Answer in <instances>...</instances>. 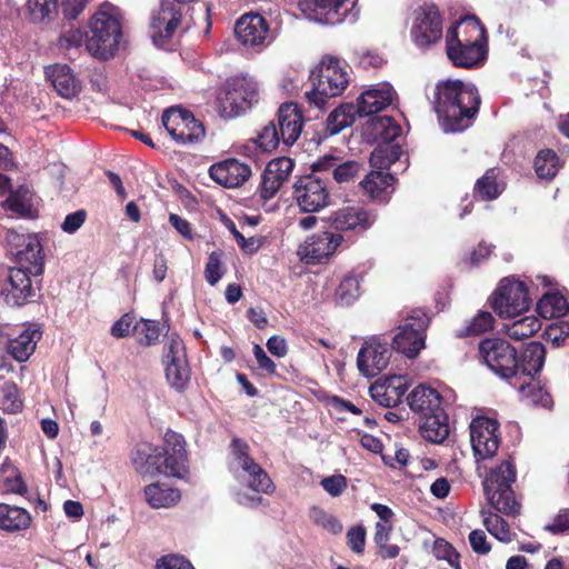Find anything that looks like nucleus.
<instances>
[{"instance_id": "22", "label": "nucleus", "mask_w": 569, "mask_h": 569, "mask_svg": "<svg viewBox=\"0 0 569 569\" xmlns=\"http://www.w3.org/2000/svg\"><path fill=\"white\" fill-rule=\"evenodd\" d=\"M391 350L387 342L372 337L366 340L357 356V368L367 378H373L383 371L390 361Z\"/></svg>"}, {"instance_id": "26", "label": "nucleus", "mask_w": 569, "mask_h": 569, "mask_svg": "<svg viewBox=\"0 0 569 569\" xmlns=\"http://www.w3.org/2000/svg\"><path fill=\"white\" fill-rule=\"evenodd\" d=\"M209 176L224 188H238L249 179L251 169L248 164L230 158L213 163L209 169Z\"/></svg>"}, {"instance_id": "57", "label": "nucleus", "mask_w": 569, "mask_h": 569, "mask_svg": "<svg viewBox=\"0 0 569 569\" xmlns=\"http://www.w3.org/2000/svg\"><path fill=\"white\" fill-rule=\"evenodd\" d=\"M221 256V252L213 251L208 257L204 268V278L210 286H216L224 274Z\"/></svg>"}, {"instance_id": "54", "label": "nucleus", "mask_w": 569, "mask_h": 569, "mask_svg": "<svg viewBox=\"0 0 569 569\" xmlns=\"http://www.w3.org/2000/svg\"><path fill=\"white\" fill-rule=\"evenodd\" d=\"M280 141H282L281 134L274 122H269L264 126L256 140L259 148L267 152L274 150Z\"/></svg>"}, {"instance_id": "51", "label": "nucleus", "mask_w": 569, "mask_h": 569, "mask_svg": "<svg viewBox=\"0 0 569 569\" xmlns=\"http://www.w3.org/2000/svg\"><path fill=\"white\" fill-rule=\"evenodd\" d=\"M23 407L18 387L13 382H6L2 387L1 408L7 413H18Z\"/></svg>"}, {"instance_id": "45", "label": "nucleus", "mask_w": 569, "mask_h": 569, "mask_svg": "<svg viewBox=\"0 0 569 569\" xmlns=\"http://www.w3.org/2000/svg\"><path fill=\"white\" fill-rule=\"evenodd\" d=\"M355 121L353 107L342 104L336 108L327 118V131L330 134H337L345 128L351 126Z\"/></svg>"}, {"instance_id": "58", "label": "nucleus", "mask_w": 569, "mask_h": 569, "mask_svg": "<svg viewBox=\"0 0 569 569\" xmlns=\"http://www.w3.org/2000/svg\"><path fill=\"white\" fill-rule=\"evenodd\" d=\"M432 551L437 559L446 560L448 565L453 569H460L458 552L450 543L443 539H438L435 541Z\"/></svg>"}, {"instance_id": "60", "label": "nucleus", "mask_w": 569, "mask_h": 569, "mask_svg": "<svg viewBox=\"0 0 569 569\" xmlns=\"http://www.w3.org/2000/svg\"><path fill=\"white\" fill-rule=\"evenodd\" d=\"M320 485L330 496L338 497L347 489V479L342 475H333L323 478Z\"/></svg>"}, {"instance_id": "28", "label": "nucleus", "mask_w": 569, "mask_h": 569, "mask_svg": "<svg viewBox=\"0 0 569 569\" xmlns=\"http://www.w3.org/2000/svg\"><path fill=\"white\" fill-rule=\"evenodd\" d=\"M375 221V214L358 207H343L329 216V223L339 231H366Z\"/></svg>"}, {"instance_id": "36", "label": "nucleus", "mask_w": 569, "mask_h": 569, "mask_svg": "<svg viewBox=\"0 0 569 569\" xmlns=\"http://www.w3.org/2000/svg\"><path fill=\"white\" fill-rule=\"evenodd\" d=\"M393 177L381 170L370 171L360 182L365 194L372 200L386 201L390 194Z\"/></svg>"}, {"instance_id": "8", "label": "nucleus", "mask_w": 569, "mask_h": 569, "mask_svg": "<svg viewBox=\"0 0 569 569\" xmlns=\"http://www.w3.org/2000/svg\"><path fill=\"white\" fill-rule=\"evenodd\" d=\"M490 305L500 318L512 319L529 310L531 299L523 281L507 277L492 292Z\"/></svg>"}, {"instance_id": "3", "label": "nucleus", "mask_w": 569, "mask_h": 569, "mask_svg": "<svg viewBox=\"0 0 569 569\" xmlns=\"http://www.w3.org/2000/svg\"><path fill=\"white\" fill-rule=\"evenodd\" d=\"M486 31L476 17H466L447 31L446 50L450 61L472 68L485 60Z\"/></svg>"}, {"instance_id": "30", "label": "nucleus", "mask_w": 569, "mask_h": 569, "mask_svg": "<svg viewBox=\"0 0 569 569\" xmlns=\"http://www.w3.org/2000/svg\"><path fill=\"white\" fill-rule=\"evenodd\" d=\"M313 172L329 173L339 183H349L359 174L361 166L353 160L342 161L341 158L326 154L311 164Z\"/></svg>"}, {"instance_id": "16", "label": "nucleus", "mask_w": 569, "mask_h": 569, "mask_svg": "<svg viewBox=\"0 0 569 569\" xmlns=\"http://www.w3.org/2000/svg\"><path fill=\"white\" fill-rule=\"evenodd\" d=\"M410 37L419 48H428L442 37V17L435 4H425L415 11Z\"/></svg>"}, {"instance_id": "18", "label": "nucleus", "mask_w": 569, "mask_h": 569, "mask_svg": "<svg viewBox=\"0 0 569 569\" xmlns=\"http://www.w3.org/2000/svg\"><path fill=\"white\" fill-rule=\"evenodd\" d=\"M23 268H0V296L11 306H22L33 296L31 277Z\"/></svg>"}, {"instance_id": "2", "label": "nucleus", "mask_w": 569, "mask_h": 569, "mask_svg": "<svg viewBox=\"0 0 569 569\" xmlns=\"http://www.w3.org/2000/svg\"><path fill=\"white\" fill-rule=\"evenodd\" d=\"M164 446L156 447L140 443L131 456L134 470L141 476L159 475L182 478L187 472V452L184 439L174 431L164 433Z\"/></svg>"}, {"instance_id": "37", "label": "nucleus", "mask_w": 569, "mask_h": 569, "mask_svg": "<svg viewBox=\"0 0 569 569\" xmlns=\"http://www.w3.org/2000/svg\"><path fill=\"white\" fill-rule=\"evenodd\" d=\"M144 497L151 508L159 509L173 507L179 502L181 495L177 488L154 482L144 488Z\"/></svg>"}, {"instance_id": "48", "label": "nucleus", "mask_w": 569, "mask_h": 569, "mask_svg": "<svg viewBox=\"0 0 569 569\" xmlns=\"http://www.w3.org/2000/svg\"><path fill=\"white\" fill-rule=\"evenodd\" d=\"M0 477L2 478L7 491L18 495L27 492V487L21 475L8 459L4 460L0 467Z\"/></svg>"}, {"instance_id": "19", "label": "nucleus", "mask_w": 569, "mask_h": 569, "mask_svg": "<svg viewBox=\"0 0 569 569\" xmlns=\"http://www.w3.org/2000/svg\"><path fill=\"white\" fill-rule=\"evenodd\" d=\"M182 20L181 6L174 1H162L150 19V37L157 47H163L170 40Z\"/></svg>"}, {"instance_id": "62", "label": "nucleus", "mask_w": 569, "mask_h": 569, "mask_svg": "<svg viewBox=\"0 0 569 569\" xmlns=\"http://www.w3.org/2000/svg\"><path fill=\"white\" fill-rule=\"evenodd\" d=\"M348 545L356 553H362L366 543V530L362 526L352 527L347 532Z\"/></svg>"}, {"instance_id": "21", "label": "nucleus", "mask_w": 569, "mask_h": 569, "mask_svg": "<svg viewBox=\"0 0 569 569\" xmlns=\"http://www.w3.org/2000/svg\"><path fill=\"white\" fill-rule=\"evenodd\" d=\"M499 425L495 419L476 417L469 426L470 441L477 459L492 458L500 445Z\"/></svg>"}, {"instance_id": "7", "label": "nucleus", "mask_w": 569, "mask_h": 569, "mask_svg": "<svg viewBox=\"0 0 569 569\" xmlns=\"http://www.w3.org/2000/svg\"><path fill=\"white\" fill-rule=\"evenodd\" d=\"M516 466L511 460H503L487 475L483 487L489 503L499 512L516 515L520 505L516 500L512 485L516 482Z\"/></svg>"}, {"instance_id": "38", "label": "nucleus", "mask_w": 569, "mask_h": 569, "mask_svg": "<svg viewBox=\"0 0 569 569\" xmlns=\"http://www.w3.org/2000/svg\"><path fill=\"white\" fill-rule=\"evenodd\" d=\"M420 432L430 442L440 443L445 441L449 436L448 417L445 411L422 417Z\"/></svg>"}, {"instance_id": "32", "label": "nucleus", "mask_w": 569, "mask_h": 569, "mask_svg": "<svg viewBox=\"0 0 569 569\" xmlns=\"http://www.w3.org/2000/svg\"><path fill=\"white\" fill-rule=\"evenodd\" d=\"M44 73L60 97L71 99L80 92L81 83L69 66L60 63L48 66Z\"/></svg>"}, {"instance_id": "64", "label": "nucleus", "mask_w": 569, "mask_h": 569, "mask_svg": "<svg viewBox=\"0 0 569 569\" xmlns=\"http://www.w3.org/2000/svg\"><path fill=\"white\" fill-rule=\"evenodd\" d=\"M83 34L80 30L70 28L62 32L59 38V46L63 49L78 48L81 46Z\"/></svg>"}, {"instance_id": "61", "label": "nucleus", "mask_w": 569, "mask_h": 569, "mask_svg": "<svg viewBox=\"0 0 569 569\" xmlns=\"http://www.w3.org/2000/svg\"><path fill=\"white\" fill-rule=\"evenodd\" d=\"M156 569H194L189 560L179 555H168L161 557L156 565Z\"/></svg>"}, {"instance_id": "29", "label": "nucleus", "mask_w": 569, "mask_h": 569, "mask_svg": "<svg viewBox=\"0 0 569 569\" xmlns=\"http://www.w3.org/2000/svg\"><path fill=\"white\" fill-rule=\"evenodd\" d=\"M396 98V91L387 83L372 86L357 99V112L360 117L378 113L388 108Z\"/></svg>"}, {"instance_id": "50", "label": "nucleus", "mask_w": 569, "mask_h": 569, "mask_svg": "<svg viewBox=\"0 0 569 569\" xmlns=\"http://www.w3.org/2000/svg\"><path fill=\"white\" fill-rule=\"evenodd\" d=\"M399 148L396 146H379L371 152L370 164L379 170L388 168L399 159Z\"/></svg>"}, {"instance_id": "55", "label": "nucleus", "mask_w": 569, "mask_h": 569, "mask_svg": "<svg viewBox=\"0 0 569 569\" xmlns=\"http://www.w3.org/2000/svg\"><path fill=\"white\" fill-rule=\"evenodd\" d=\"M336 297L342 305H350L359 297V280L355 276H347L337 288Z\"/></svg>"}, {"instance_id": "49", "label": "nucleus", "mask_w": 569, "mask_h": 569, "mask_svg": "<svg viewBox=\"0 0 569 569\" xmlns=\"http://www.w3.org/2000/svg\"><path fill=\"white\" fill-rule=\"evenodd\" d=\"M28 12L34 22L51 20L57 14V0H28Z\"/></svg>"}, {"instance_id": "35", "label": "nucleus", "mask_w": 569, "mask_h": 569, "mask_svg": "<svg viewBox=\"0 0 569 569\" xmlns=\"http://www.w3.org/2000/svg\"><path fill=\"white\" fill-rule=\"evenodd\" d=\"M41 336L42 333L36 325L24 328L17 337L7 342L8 353L19 362L27 361L34 352Z\"/></svg>"}, {"instance_id": "39", "label": "nucleus", "mask_w": 569, "mask_h": 569, "mask_svg": "<svg viewBox=\"0 0 569 569\" xmlns=\"http://www.w3.org/2000/svg\"><path fill=\"white\" fill-rule=\"evenodd\" d=\"M522 399L532 405L550 407L552 399L546 387L536 377L527 378L522 382H515Z\"/></svg>"}, {"instance_id": "1", "label": "nucleus", "mask_w": 569, "mask_h": 569, "mask_svg": "<svg viewBox=\"0 0 569 569\" xmlns=\"http://www.w3.org/2000/svg\"><path fill=\"white\" fill-rule=\"evenodd\" d=\"M480 97L477 88L460 80L439 82L433 94V107L445 132L467 129L477 114Z\"/></svg>"}, {"instance_id": "59", "label": "nucleus", "mask_w": 569, "mask_h": 569, "mask_svg": "<svg viewBox=\"0 0 569 569\" xmlns=\"http://www.w3.org/2000/svg\"><path fill=\"white\" fill-rule=\"evenodd\" d=\"M495 318L489 311H479L469 322L465 335H480L493 328Z\"/></svg>"}, {"instance_id": "5", "label": "nucleus", "mask_w": 569, "mask_h": 569, "mask_svg": "<svg viewBox=\"0 0 569 569\" xmlns=\"http://www.w3.org/2000/svg\"><path fill=\"white\" fill-rule=\"evenodd\" d=\"M122 13L111 3H103L89 23L87 49L94 58L107 60L116 54L122 39Z\"/></svg>"}, {"instance_id": "52", "label": "nucleus", "mask_w": 569, "mask_h": 569, "mask_svg": "<svg viewBox=\"0 0 569 569\" xmlns=\"http://www.w3.org/2000/svg\"><path fill=\"white\" fill-rule=\"evenodd\" d=\"M475 191L483 200H492L500 194L501 189L496 182L493 169L488 170L482 178L478 179Z\"/></svg>"}, {"instance_id": "13", "label": "nucleus", "mask_w": 569, "mask_h": 569, "mask_svg": "<svg viewBox=\"0 0 569 569\" xmlns=\"http://www.w3.org/2000/svg\"><path fill=\"white\" fill-rule=\"evenodd\" d=\"M6 240L11 248V252L16 257V267L28 270L33 273V277L42 273V247L36 234H23L16 230H8Z\"/></svg>"}, {"instance_id": "34", "label": "nucleus", "mask_w": 569, "mask_h": 569, "mask_svg": "<svg viewBox=\"0 0 569 569\" xmlns=\"http://www.w3.org/2000/svg\"><path fill=\"white\" fill-rule=\"evenodd\" d=\"M410 409L426 417L442 411V398L440 393L425 385L417 386L407 397Z\"/></svg>"}, {"instance_id": "63", "label": "nucleus", "mask_w": 569, "mask_h": 569, "mask_svg": "<svg viewBox=\"0 0 569 569\" xmlns=\"http://www.w3.org/2000/svg\"><path fill=\"white\" fill-rule=\"evenodd\" d=\"M469 543L472 550L478 555H487L491 549L485 531L480 529L472 530L469 533Z\"/></svg>"}, {"instance_id": "15", "label": "nucleus", "mask_w": 569, "mask_h": 569, "mask_svg": "<svg viewBox=\"0 0 569 569\" xmlns=\"http://www.w3.org/2000/svg\"><path fill=\"white\" fill-rule=\"evenodd\" d=\"M162 124L178 143H196L204 137V129L191 112L178 107L167 109L162 113Z\"/></svg>"}, {"instance_id": "20", "label": "nucleus", "mask_w": 569, "mask_h": 569, "mask_svg": "<svg viewBox=\"0 0 569 569\" xmlns=\"http://www.w3.org/2000/svg\"><path fill=\"white\" fill-rule=\"evenodd\" d=\"M299 6L308 19L335 26L347 19L355 0H300Z\"/></svg>"}, {"instance_id": "33", "label": "nucleus", "mask_w": 569, "mask_h": 569, "mask_svg": "<svg viewBox=\"0 0 569 569\" xmlns=\"http://www.w3.org/2000/svg\"><path fill=\"white\" fill-rule=\"evenodd\" d=\"M546 360V348L542 343L532 341L526 345L520 356H517V380L536 377Z\"/></svg>"}, {"instance_id": "31", "label": "nucleus", "mask_w": 569, "mask_h": 569, "mask_svg": "<svg viewBox=\"0 0 569 569\" xmlns=\"http://www.w3.org/2000/svg\"><path fill=\"white\" fill-rule=\"evenodd\" d=\"M303 117L296 103H283L278 110V129L286 146L293 144L301 134Z\"/></svg>"}, {"instance_id": "42", "label": "nucleus", "mask_w": 569, "mask_h": 569, "mask_svg": "<svg viewBox=\"0 0 569 569\" xmlns=\"http://www.w3.org/2000/svg\"><path fill=\"white\" fill-rule=\"evenodd\" d=\"M541 328L540 320L533 316H525L503 325V332L513 340H522L533 336Z\"/></svg>"}, {"instance_id": "12", "label": "nucleus", "mask_w": 569, "mask_h": 569, "mask_svg": "<svg viewBox=\"0 0 569 569\" xmlns=\"http://www.w3.org/2000/svg\"><path fill=\"white\" fill-rule=\"evenodd\" d=\"M6 240L11 248V252L16 257V267L28 270L33 273V277L42 273V247L36 234H23L16 230H8Z\"/></svg>"}, {"instance_id": "14", "label": "nucleus", "mask_w": 569, "mask_h": 569, "mask_svg": "<svg viewBox=\"0 0 569 569\" xmlns=\"http://www.w3.org/2000/svg\"><path fill=\"white\" fill-rule=\"evenodd\" d=\"M429 325L428 315L421 310H412L400 331L393 338V347L408 358H415L425 348V330Z\"/></svg>"}, {"instance_id": "40", "label": "nucleus", "mask_w": 569, "mask_h": 569, "mask_svg": "<svg viewBox=\"0 0 569 569\" xmlns=\"http://www.w3.org/2000/svg\"><path fill=\"white\" fill-rule=\"evenodd\" d=\"M31 517L20 507L0 503V529L18 531L28 528Z\"/></svg>"}, {"instance_id": "25", "label": "nucleus", "mask_w": 569, "mask_h": 569, "mask_svg": "<svg viewBox=\"0 0 569 569\" xmlns=\"http://www.w3.org/2000/svg\"><path fill=\"white\" fill-rule=\"evenodd\" d=\"M410 386L405 375H390L379 378L369 389L371 398L383 407L399 405Z\"/></svg>"}, {"instance_id": "56", "label": "nucleus", "mask_w": 569, "mask_h": 569, "mask_svg": "<svg viewBox=\"0 0 569 569\" xmlns=\"http://www.w3.org/2000/svg\"><path fill=\"white\" fill-rule=\"evenodd\" d=\"M138 333V342L143 346L154 345L160 337V329L156 321L141 320L134 326Z\"/></svg>"}, {"instance_id": "24", "label": "nucleus", "mask_w": 569, "mask_h": 569, "mask_svg": "<svg viewBox=\"0 0 569 569\" xmlns=\"http://www.w3.org/2000/svg\"><path fill=\"white\" fill-rule=\"evenodd\" d=\"M234 33L241 44L249 48H260L272 41L267 20L258 13L241 16L234 27Z\"/></svg>"}, {"instance_id": "17", "label": "nucleus", "mask_w": 569, "mask_h": 569, "mask_svg": "<svg viewBox=\"0 0 569 569\" xmlns=\"http://www.w3.org/2000/svg\"><path fill=\"white\" fill-rule=\"evenodd\" d=\"M163 362L169 385L178 391L183 390L190 381V368L184 345L178 336L169 337L166 342Z\"/></svg>"}, {"instance_id": "23", "label": "nucleus", "mask_w": 569, "mask_h": 569, "mask_svg": "<svg viewBox=\"0 0 569 569\" xmlns=\"http://www.w3.org/2000/svg\"><path fill=\"white\" fill-rule=\"evenodd\" d=\"M343 237L339 233L320 232L308 237L298 248V256L308 263H320L335 253Z\"/></svg>"}, {"instance_id": "41", "label": "nucleus", "mask_w": 569, "mask_h": 569, "mask_svg": "<svg viewBox=\"0 0 569 569\" xmlns=\"http://www.w3.org/2000/svg\"><path fill=\"white\" fill-rule=\"evenodd\" d=\"M568 310L567 299L558 292L545 293L537 303V311L545 319L562 317Z\"/></svg>"}, {"instance_id": "9", "label": "nucleus", "mask_w": 569, "mask_h": 569, "mask_svg": "<svg viewBox=\"0 0 569 569\" xmlns=\"http://www.w3.org/2000/svg\"><path fill=\"white\" fill-rule=\"evenodd\" d=\"M259 99L258 83L249 77H237L227 82L219 94L218 111L224 118L238 117Z\"/></svg>"}, {"instance_id": "44", "label": "nucleus", "mask_w": 569, "mask_h": 569, "mask_svg": "<svg viewBox=\"0 0 569 569\" xmlns=\"http://www.w3.org/2000/svg\"><path fill=\"white\" fill-rule=\"evenodd\" d=\"M483 518V526L491 536L501 542L512 541L515 533L510 530L508 522L500 517L498 513L491 511L481 510Z\"/></svg>"}, {"instance_id": "46", "label": "nucleus", "mask_w": 569, "mask_h": 569, "mask_svg": "<svg viewBox=\"0 0 569 569\" xmlns=\"http://www.w3.org/2000/svg\"><path fill=\"white\" fill-rule=\"evenodd\" d=\"M561 164L558 156L552 150L540 151L535 159V169L539 178L552 179L559 171Z\"/></svg>"}, {"instance_id": "10", "label": "nucleus", "mask_w": 569, "mask_h": 569, "mask_svg": "<svg viewBox=\"0 0 569 569\" xmlns=\"http://www.w3.org/2000/svg\"><path fill=\"white\" fill-rule=\"evenodd\" d=\"M482 362L503 379L517 377V352L505 339L487 338L479 343Z\"/></svg>"}, {"instance_id": "11", "label": "nucleus", "mask_w": 569, "mask_h": 569, "mask_svg": "<svg viewBox=\"0 0 569 569\" xmlns=\"http://www.w3.org/2000/svg\"><path fill=\"white\" fill-rule=\"evenodd\" d=\"M318 173L299 177L293 184V198L305 212H318L330 204L328 186Z\"/></svg>"}, {"instance_id": "43", "label": "nucleus", "mask_w": 569, "mask_h": 569, "mask_svg": "<svg viewBox=\"0 0 569 569\" xmlns=\"http://www.w3.org/2000/svg\"><path fill=\"white\" fill-rule=\"evenodd\" d=\"M32 193L27 187H20L12 191L3 201V208L22 217H30L32 213Z\"/></svg>"}, {"instance_id": "4", "label": "nucleus", "mask_w": 569, "mask_h": 569, "mask_svg": "<svg viewBox=\"0 0 569 569\" xmlns=\"http://www.w3.org/2000/svg\"><path fill=\"white\" fill-rule=\"evenodd\" d=\"M229 470L236 479L246 481L248 487L254 492L247 495L238 492L236 500L239 505L253 507L262 501L258 493H269L273 490V485L268 473L249 453V446L240 439H233L229 457Z\"/></svg>"}, {"instance_id": "6", "label": "nucleus", "mask_w": 569, "mask_h": 569, "mask_svg": "<svg viewBox=\"0 0 569 569\" xmlns=\"http://www.w3.org/2000/svg\"><path fill=\"white\" fill-rule=\"evenodd\" d=\"M349 68L345 61L326 56L311 71L312 89L306 92L310 103L322 108L327 100L341 94L349 83Z\"/></svg>"}, {"instance_id": "47", "label": "nucleus", "mask_w": 569, "mask_h": 569, "mask_svg": "<svg viewBox=\"0 0 569 569\" xmlns=\"http://www.w3.org/2000/svg\"><path fill=\"white\" fill-rule=\"evenodd\" d=\"M372 136L376 139L389 142L398 138L401 133V128L395 120L387 116L376 117L371 119Z\"/></svg>"}, {"instance_id": "27", "label": "nucleus", "mask_w": 569, "mask_h": 569, "mask_svg": "<svg viewBox=\"0 0 569 569\" xmlns=\"http://www.w3.org/2000/svg\"><path fill=\"white\" fill-rule=\"evenodd\" d=\"M295 163L290 158L280 157L271 160L262 174L260 196L269 200L279 191L284 181L288 180Z\"/></svg>"}, {"instance_id": "53", "label": "nucleus", "mask_w": 569, "mask_h": 569, "mask_svg": "<svg viewBox=\"0 0 569 569\" xmlns=\"http://www.w3.org/2000/svg\"><path fill=\"white\" fill-rule=\"evenodd\" d=\"M310 519L313 523L332 535H337L342 531L341 522L333 515L321 508L312 507L310 510Z\"/></svg>"}]
</instances>
